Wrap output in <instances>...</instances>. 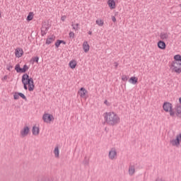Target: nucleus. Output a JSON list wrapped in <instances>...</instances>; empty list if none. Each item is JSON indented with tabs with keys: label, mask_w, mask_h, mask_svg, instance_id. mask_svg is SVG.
Segmentation results:
<instances>
[{
	"label": "nucleus",
	"mask_w": 181,
	"mask_h": 181,
	"mask_svg": "<svg viewBox=\"0 0 181 181\" xmlns=\"http://www.w3.org/2000/svg\"><path fill=\"white\" fill-rule=\"evenodd\" d=\"M71 26H72L73 28L75 27V26H74V24H71Z\"/></svg>",
	"instance_id": "de8ad7c7"
},
{
	"label": "nucleus",
	"mask_w": 181,
	"mask_h": 181,
	"mask_svg": "<svg viewBox=\"0 0 181 181\" xmlns=\"http://www.w3.org/2000/svg\"><path fill=\"white\" fill-rule=\"evenodd\" d=\"M104 104H105L106 105H110V103L107 100H105Z\"/></svg>",
	"instance_id": "ea45409f"
},
{
	"label": "nucleus",
	"mask_w": 181,
	"mask_h": 181,
	"mask_svg": "<svg viewBox=\"0 0 181 181\" xmlns=\"http://www.w3.org/2000/svg\"><path fill=\"white\" fill-rule=\"evenodd\" d=\"M135 173V166L134 165H129V175L132 176Z\"/></svg>",
	"instance_id": "a211bd4d"
},
{
	"label": "nucleus",
	"mask_w": 181,
	"mask_h": 181,
	"mask_svg": "<svg viewBox=\"0 0 181 181\" xmlns=\"http://www.w3.org/2000/svg\"><path fill=\"white\" fill-rule=\"evenodd\" d=\"M179 101H180V105H181V98H180Z\"/></svg>",
	"instance_id": "49530a36"
},
{
	"label": "nucleus",
	"mask_w": 181,
	"mask_h": 181,
	"mask_svg": "<svg viewBox=\"0 0 181 181\" xmlns=\"http://www.w3.org/2000/svg\"><path fill=\"white\" fill-rule=\"evenodd\" d=\"M108 156H109V159H110L111 160H114L117 159V151L115 150V148H112L109 151Z\"/></svg>",
	"instance_id": "6e6552de"
},
{
	"label": "nucleus",
	"mask_w": 181,
	"mask_h": 181,
	"mask_svg": "<svg viewBox=\"0 0 181 181\" xmlns=\"http://www.w3.org/2000/svg\"><path fill=\"white\" fill-rule=\"evenodd\" d=\"M13 69V66L11 64H8L6 66V69L8 70V71H11V69Z\"/></svg>",
	"instance_id": "7c9ffc66"
},
{
	"label": "nucleus",
	"mask_w": 181,
	"mask_h": 181,
	"mask_svg": "<svg viewBox=\"0 0 181 181\" xmlns=\"http://www.w3.org/2000/svg\"><path fill=\"white\" fill-rule=\"evenodd\" d=\"M86 93H87V90H86V88H81L78 91V94L80 97H81L82 98H84V97H86Z\"/></svg>",
	"instance_id": "4468645a"
},
{
	"label": "nucleus",
	"mask_w": 181,
	"mask_h": 181,
	"mask_svg": "<svg viewBox=\"0 0 181 181\" xmlns=\"http://www.w3.org/2000/svg\"><path fill=\"white\" fill-rule=\"evenodd\" d=\"M157 46L158 49H160L161 50H165V49H166V43H165V41H158Z\"/></svg>",
	"instance_id": "9d476101"
},
{
	"label": "nucleus",
	"mask_w": 181,
	"mask_h": 181,
	"mask_svg": "<svg viewBox=\"0 0 181 181\" xmlns=\"http://www.w3.org/2000/svg\"><path fill=\"white\" fill-rule=\"evenodd\" d=\"M174 62H178V63H181V55L180 54H177L174 57Z\"/></svg>",
	"instance_id": "b1692460"
},
{
	"label": "nucleus",
	"mask_w": 181,
	"mask_h": 181,
	"mask_svg": "<svg viewBox=\"0 0 181 181\" xmlns=\"http://www.w3.org/2000/svg\"><path fill=\"white\" fill-rule=\"evenodd\" d=\"M122 80L123 81H127V80H128V78L127 77V76H123L122 77Z\"/></svg>",
	"instance_id": "72a5a7b5"
},
{
	"label": "nucleus",
	"mask_w": 181,
	"mask_h": 181,
	"mask_svg": "<svg viewBox=\"0 0 181 181\" xmlns=\"http://www.w3.org/2000/svg\"><path fill=\"white\" fill-rule=\"evenodd\" d=\"M0 18H1V13H0Z\"/></svg>",
	"instance_id": "09e8293b"
},
{
	"label": "nucleus",
	"mask_w": 181,
	"mask_h": 181,
	"mask_svg": "<svg viewBox=\"0 0 181 181\" xmlns=\"http://www.w3.org/2000/svg\"><path fill=\"white\" fill-rule=\"evenodd\" d=\"M55 39V37L54 35H52L51 37H48L46 40V45H50V43H52Z\"/></svg>",
	"instance_id": "6ab92c4d"
},
{
	"label": "nucleus",
	"mask_w": 181,
	"mask_h": 181,
	"mask_svg": "<svg viewBox=\"0 0 181 181\" xmlns=\"http://www.w3.org/2000/svg\"><path fill=\"white\" fill-rule=\"evenodd\" d=\"M49 24L46 22L42 23V26L41 28V35L42 36H45V35H46L49 30Z\"/></svg>",
	"instance_id": "0eeeda50"
},
{
	"label": "nucleus",
	"mask_w": 181,
	"mask_h": 181,
	"mask_svg": "<svg viewBox=\"0 0 181 181\" xmlns=\"http://www.w3.org/2000/svg\"><path fill=\"white\" fill-rule=\"evenodd\" d=\"M114 64H115V69H117V67H118V62H115Z\"/></svg>",
	"instance_id": "58836bf2"
},
{
	"label": "nucleus",
	"mask_w": 181,
	"mask_h": 181,
	"mask_svg": "<svg viewBox=\"0 0 181 181\" xmlns=\"http://www.w3.org/2000/svg\"><path fill=\"white\" fill-rule=\"evenodd\" d=\"M164 111L165 112H170V117H175V111L172 109V105L169 102H165L163 105Z\"/></svg>",
	"instance_id": "20e7f679"
},
{
	"label": "nucleus",
	"mask_w": 181,
	"mask_h": 181,
	"mask_svg": "<svg viewBox=\"0 0 181 181\" xmlns=\"http://www.w3.org/2000/svg\"><path fill=\"white\" fill-rule=\"evenodd\" d=\"M83 49L85 53H87L88 50H90V45H88V42H84L83 44Z\"/></svg>",
	"instance_id": "2eb2a0df"
},
{
	"label": "nucleus",
	"mask_w": 181,
	"mask_h": 181,
	"mask_svg": "<svg viewBox=\"0 0 181 181\" xmlns=\"http://www.w3.org/2000/svg\"><path fill=\"white\" fill-rule=\"evenodd\" d=\"M33 135L37 136L39 135V127L36 126H33V129H32Z\"/></svg>",
	"instance_id": "dca6fc26"
},
{
	"label": "nucleus",
	"mask_w": 181,
	"mask_h": 181,
	"mask_svg": "<svg viewBox=\"0 0 181 181\" xmlns=\"http://www.w3.org/2000/svg\"><path fill=\"white\" fill-rule=\"evenodd\" d=\"M83 163L84 165H88V160H87V159L85 158V160H83Z\"/></svg>",
	"instance_id": "4c0bfd02"
},
{
	"label": "nucleus",
	"mask_w": 181,
	"mask_h": 181,
	"mask_svg": "<svg viewBox=\"0 0 181 181\" xmlns=\"http://www.w3.org/2000/svg\"><path fill=\"white\" fill-rule=\"evenodd\" d=\"M74 30H78V28L76 27V25L75 27H73Z\"/></svg>",
	"instance_id": "a19ab883"
},
{
	"label": "nucleus",
	"mask_w": 181,
	"mask_h": 181,
	"mask_svg": "<svg viewBox=\"0 0 181 181\" xmlns=\"http://www.w3.org/2000/svg\"><path fill=\"white\" fill-rule=\"evenodd\" d=\"M66 16H62L61 17V21H62V22H64V21H66Z\"/></svg>",
	"instance_id": "f704fd0d"
},
{
	"label": "nucleus",
	"mask_w": 181,
	"mask_h": 181,
	"mask_svg": "<svg viewBox=\"0 0 181 181\" xmlns=\"http://www.w3.org/2000/svg\"><path fill=\"white\" fill-rule=\"evenodd\" d=\"M33 16H34L33 12H30L28 13V16H27V21L28 22H30V21L33 19Z\"/></svg>",
	"instance_id": "4be33fe9"
},
{
	"label": "nucleus",
	"mask_w": 181,
	"mask_h": 181,
	"mask_svg": "<svg viewBox=\"0 0 181 181\" xmlns=\"http://www.w3.org/2000/svg\"><path fill=\"white\" fill-rule=\"evenodd\" d=\"M170 69L173 72L177 73V74H180L181 73V62H176L173 61L171 63Z\"/></svg>",
	"instance_id": "7ed1b4c3"
},
{
	"label": "nucleus",
	"mask_w": 181,
	"mask_h": 181,
	"mask_svg": "<svg viewBox=\"0 0 181 181\" xmlns=\"http://www.w3.org/2000/svg\"><path fill=\"white\" fill-rule=\"evenodd\" d=\"M15 70L18 73H22V68H21V65L19 64L16 65Z\"/></svg>",
	"instance_id": "393cba45"
},
{
	"label": "nucleus",
	"mask_w": 181,
	"mask_h": 181,
	"mask_svg": "<svg viewBox=\"0 0 181 181\" xmlns=\"http://www.w3.org/2000/svg\"><path fill=\"white\" fill-rule=\"evenodd\" d=\"M112 22H117V18H115V16H112Z\"/></svg>",
	"instance_id": "e433bc0d"
},
{
	"label": "nucleus",
	"mask_w": 181,
	"mask_h": 181,
	"mask_svg": "<svg viewBox=\"0 0 181 181\" xmlns=\"http://www.w3.org/2000/svg\"><path fill=\"white\" fill-rule=\"evenodd\" d=\"M96 24L98 25V26H103L104 21L101 19L96 20Z\"/></svg>",
	"instance_id": "bb28decb"
},
{
	"label": "nucleus",
	"mask_w": 181,
	"mask_h": 181,
	"mask_svg": "<svg viewBox=\"0 0 181 181\" xmlns=\"http://www.w3.org/2000/svg\"><path fill=\"white\" fill-rule=\"evenodd\" d=\"M16 57H22V54H23V50L21 48L16 49L15 51Z\"/></svg>",
	"instance_id": "ddd939ff"
},
{
	"label": "nucleus",
	"mask_w": 181,
	"mask_h": 181,
	"mask_svg": "<svg viewBox=\"0 0 181 181\" xmlns=\"http://www.w3.org/2000/svg\"><path fill=\"white\" fill-rule=\"evenodd\" d=\"M175 110L176 112V116L181 118V105H177Z\"/></svg>",
	"instance_id": "9b49d317"
},
{
	"label": "nucleus",
	"mask_w": 181,
	"mask_h": 181,
	"mask_svg": "<svg viewBox=\"0 0 181 181\" xmlns=\"http://www.w3.org/2000/svg\"><path fill=\"white\" fill-rule=\"evenodd\" d=\"M13 97H14V100H19V93L16 92V93H14Z\"/></svg>",
	"instance_id": "c85d7f7f"
},
{
	"label": "nucleus",
	"mask_w": 181,
	"mask_h": 181,
	"mask_svg": "<svg viewBox=\"0 0 181 181\" xmlns=\"http://www.w3.org/2000/svg\"><path fill=\"white\" fill-rule=\"evenodd\" d=\"M155 181H165L162 177H158Z\"/></svg>",
	"instance_id": "c9c22d12"
},
{
	"label": "nucleus",
	"mask_w": 181,
	"mask_h": 181,
	"mask_svg": "<svg viewBox=\"0 0 181 181\" xmlns=\"http://www.w3.org/2000/svg\"><path fill=\"white\" fill-rule=\"evenodd\" d=\"M54 153L55 158H59V147L58 146L55 147V148L54 150Z\"/></svg>",
	"instance_id": "5701e85b"
},
{
	"label": "nucleus",
	"mask_w": 181,
	"mask_h": 181,
	"mask_svg": "<svg viewBox=\"0 0 181 181\" xmlns=\"http://www.w3.org/2000/svg\"><path fill=\"white\" fill-rule=\"evenodd\" d=\"M181 142V134L176 136L175 139H173L170 140V144L172 146H175L176 148H179L180 146Z\"/></svg>",
	"instance_id": "39448f33"
},
{
	"label": "nucleus",
	"mask_w": 181,
	"mask_h": 181,
	"mask_svg": "<svg viewBox=\"0 0 181 181\" xmlns=\"http://www.w3.org/2000/svg\"><path fill=\"white\" fill-rule=\"evenodd\" d=\"M69 37H70V39H74V33L71 31L69 33Z\"/></svg>",
	"instance_id": "2f4dec72"
},
{
	"label": "nucleus",
	"mask_w": 181,
	"mask_h": 181,
	"mask_svg": "<svg viewBox=\"0 0 181 181\" xmlns=\"http://www.w3.org/2000/svg\"><path fill=\"white\" fill-rule=\"evenodd\" d=\"M92 34H93V32H91V31L88 32V35H92Z\"/></svg>",
	"instance_id": "a18cd8bd"
},
{
	"label": "nucleus",
	"mask_w": 181,
	"mask_h": 181,
	"mask_svg": "<svg viewBox=\"0 0 181 181\" xmlns=\"http://www.w3.org/2000/svg\"><path fill=\"white\" fill-rule=\"evenodd\" d=\"M19 97H21V98H23V100H26V96L22 93H18Z\"/></svg>",
	"instance_id": "c756f323"
},
{
	"label": "nucleus",
	"mask_w": 181,
	"mask_h": 181,
	"mask_svg": "<svg viewBox=\"0 0 181 181\" xmlns=\"http://www.w3.org/2000/svg\"><path fill=\"white\" fill-rule=\"evenodd\" d=\"M114 1H118V0H114Z\"/></svg>",
	"instance_id": "8fccbe9b"
},
{
	"label": "nucleus",
	"mask_w": 181,
	"mask_h": 181,
	"mask_svg": "<svg viewBox=\"0 0 181 181\" xmlns=\"http://www.w3.org/2000/svg\"><path fill=\"white\" fill-rule=\"evenodd\" d=\"M62 40H58L56 42H55V46L56 47H59V46H60V45H62Z\"/></svg>",
	"instance_id": "cd10ccee"
},
{
	"label": "nucleus",
	"mask_w": 181,
	"mask_h": 181,
	"mask_svg": "<svg viewBox=\"0 0 181 181\" xmlns=\"http://www.w3.org/2000/svg\"><path fill=\"white\" fill-rule=\"evenodd\" d=\"M29 70V66L28 65L25 64L23 68H21V73H26Z\"/></svg>",
	"instance_id": "a878e982"
},
{
	"label": "nucleus",
	"mask_w": 181,
	"mask_h": 181,
	"mask_svg": "<svg viewBox=\"0 0 181 181\" xmlns=\"http://www.w3.org/2000/svg\"><path fill=\"white\" fill-rule=\"evenodd\" d=\"M29 127H25L22 130H21V138H25V136H28L29 134Z\"/></svg>",
	"instance_id": "1a4fd4ad"
},
{
	"label": "nucleus",
	"mask_w": 181,
	"mask_h": 181,
	"mask_svg": "<svg viewBox=\"0 0 181 181\" xmlns=\"http://www.w3.org/2000/svg\"><path fill=\"white\" fill-rule=\"evenodd\" d=\"M107 4L111 9H115V1L108 0Z\"/></svg>",
	"instance_id": "f3484780"
},
{
	"label": "nucleus",
	"mask_w": 181,
	"mask_h": 181,
	"mask_svg": "<svg viewBox=\"0 0 181 181\" xmlns=\"http://www.w3.org/2000/svg\"><path fill=\"white\" fill-rule=\"evenodd\" d=\"M22 83L24 86L25 90H28H28L30 91H33V90H35V83L33 82V78H29V75H28V74H25L23 75Z\"/></svg>",
	"instance_id": "f03ea898"
},
{
	"label": "nucleus",
	"mask_w": 181,
	"mask_h": 181,
	"mask_svg": "<svg viewBox=\"0 0 181 181\" xmlns=\"http://www.w3.org/2000/svg\"><path fill=\"white\" fill-rule=\"evenodd\" d=\"M33 62H35V63H37L39 62V57H35L33 58Z\"/></svg>",
	"instance_id": "473e14b6"
},
{
	"label": "nucleus",
	"mask_w": 181,
	"mask_h": 181,
	"mask_svg": "<svg viewBox=\"0 0 181 181\" xmlns=\"http://www.w3.org/2000/svg\"><path fill=\"white\" fill-rule=\"evenodd\" d=\"M76 66L77 62L76 61L73 60L69 62V67H71V69H76Z\"/></svg>",
	"instance_id": "412c9836"
},
{
	"label": "nucleus",
	"mask_w": 181,
	"mask_h": 181,
	"mask_svg": "<svg viewBox=\"0 0 181 181\" xmlns=\"http://www.w3.org/2000/svg\"><path fill=\"white\" fill-rule=\"evenodd\" d=\"M8 79V76H4L2 80H7Z\"/></svg>",
	"instance_id": "79ce46f5"
},
{
	"label": "nucleus",
	"mask_w": 181,
	"mask_h": 181,
	"mask_svg": "<svg viewBox=\"0 0 181 181\" xmlns=\"http://www.w3.org/2000/svg\"><path fill=\"white\" fill-rule=\"evenodd\" d=\"M129 81L132 83V84H136V83H138V78L132 76L129 78Z\"/></svg>",
	"instance_id": "aec40b11"
},
{
	"label": "nucleus",
	"mask_w": 181,
	"mask_h": 181,
	"mask_svg": "<svg viewBox=\"0 0 181 181\" xmlns=\"http://www.w3.org/2000/svg\"><path fill=\"white\" fill-rule=\"evenodd\" d=\"M42 119L44 122H52V121L54 120V117H53L52 115H50L49 113H45L42 116Z\"/></svg>",
	"instance_id": "423d86ee"
},
{
	"label": "nucleus",
	"mask_w": 181,
	"mask_h": 181,
	"mask_svg": "<svg viewBox=\"0 0 181 181\" xmlns=\"http://www.w3.org/2000/svg\"><path fill=\"white\" fill-rule=\"evenodd\" d=\"M62 43H63V45H66V42L64 40H62Z\"/></svg>",
	"instance_id": "37998d69"
},
{
	"label": "nucleus",
	"mask_w": 181,
	"mask_h": 181,
	"mask_svg": "<svg viewBox=\"0 0 181 181\" xmlns=\"http://www.w3.org/2000/svg\"><path fill=\"white\" fill-rule=\"evenodd\" d=\"M103 117L105 119V123L107 124V125L114 127V125H117V124H119L120 122L119 116L114 112H105L103 115Z\"/></svg>",
	"instance_id": "f257e3e1"
},
{
	"label": "nucleus",
	"mask_w": 181,
	"mask_h": 181,
	"mask_svg": "<svg viewBox=\"0 0 181 181\" xmlns=\"http://www.w3.org/2000/svg\"><path fill=\"white\" fill-rule=\"evenodd\" d=\"M76 28H78V26H80V24L76 23Z\"/></svg>",
	"instance_id": "c03bdc74"
},
{
	"label": "nucleus",
	"mask_w": 181,
	"mask_h": 181,
	"mask_svg": "<svg viewBox=\"0 0 181 181\" xmlns=\"http://www.w3.org/2000/svg\"><path fill=\"white\" fill-rule=\"evenodd\" d=\"M160 37L161 40H168L169 39V33L163 32L160 34Z\"/></svg>",
	"instance_id": "f8f14e48"
}]
</instances>
